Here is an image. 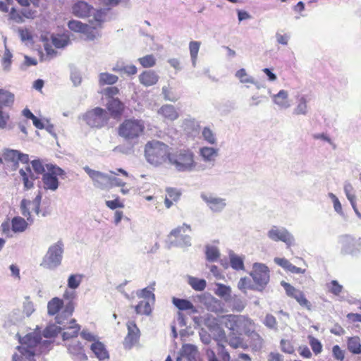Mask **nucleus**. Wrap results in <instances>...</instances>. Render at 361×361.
I'll return each instance as SVG.
<instances>
[{
    "label": "nucleus",
    "mask_w": 361,
    "mask_h": 361,
    "mask_svg": "<svg viewBox=\"0 0 361 361\" xmlns=\"http://www.w3.org/2000/svg\"><path fill=\"white\" fill-rule=\"evenodd\" d=\"M231 265L232 268L236 270H241L244 269L243 259L237 256L231 258Z\"/></svg>",
    "instance_id": "53"
},
{
    "label": "nucleus",
    "mask_w": 361,
    "mask_h": 361,
    "mask_svg": "<svg viewBox=\"0 0 361 361\" xmlns=\"http://www.w3.org/2000/svg\"><path fill=\"white\" fill-rule=\"evenodd\" d=\"M106 107L111 117L115 119H120L126 109L124 103L118 98L108 99Z\"/></svg>",
    "instance_id": "15"
},
{
    "label": "nucleus",
    "mask_w": 361,
    "mask_h": 361,
    "mask_svg": "<svg viewBox=\"0 0 361 361\" xmlns=\"http://www.w3.org/2000/svg\"><path fill=\"white\" fill-rule=\"evenodd\" d=\"M63 306V300L55 297L52 298L47 304V310L49 315H55L59 312Z\"/></svg>",
    "instance_id": "30"
},
{
    "label": "nucleus",
    "mask_w": 361,
    "mask_h": 361,
    "mask_svg": "<svg viewBox=\"0 0 361 361\" xmlns=\"http://www.w3.org/2000/svg\"><path fill=\"white\" fill-rule=\"evenodd\" d=\"M35 15V11L30 10L28 8H23L20 13L18 12L14 8H12L9 16L10 18L15 20L17 23H22L24 20V18H33Z\"/></svg>",
    "instance_id": "23"
},
{
    "label": "nucleus",
    "mask_w": 361,
    "mask_h": 361,
    "mask_svg": "<svg viewBox=\"0 0 361 361\" xmlns=\"http://www.w3.org/2000/svg\"><path fill=\"white\" fill-rule=\"evenodd\" d=\"M140 64L144 68H150L154 67L157 63V59L153 54H147L137 59Z\"/></svg>",
    "instance_id": "37"
},
{
    "label": "nucleus",
    "mask_w": 361,
    "mask_h": 361,
    "mask_svg": "<svg viewBox=\"0 0 361 361\" xmlns=\"http://www.w3.org/2000/svg\"><path fill=\"white\" fill-rule=\"evenodd\" d=\"M274 261L278 265L293 274H305L306 271L305 269L295 267L285 258H276Z\"/></svg>",
    "instance_id": "27"
},
{
    "label": "nucleus",
    "mask_w": 361,
    "mask_h": 361,
    "mask_svg": "<svg viewBox=\"0 0 361 361\" xmlns=\"http://www.w3.org/2000/svg\"><path fill=\"white\" fill-rule=\"evenodd\" d=\"M264 324L266 326H267L269 329H276L277 326V322L275 318L271 314H267L264 319Z\"/></svg>",
    "instance_id": "57"
},
{
    "label": "nucleus",
    "mask_w": 361,
    "mask_h": 361,
    "mask_svg": "<svg viewBox=\"0 0 361 361\" xmlns=\"http://www.w3.org/2000/svg\"><path fill=\"white\" fill-rule=\"evenodd\" d=\"M145 128V123L142 119L129 118L119 124L117 133L124 140L137 142L144 135Z\"/></svg>",
    "instance_id": "4"
},
{
    "label": "nucleus",
    "mask_w": 361,
    "mask_h": 361,
    "mask_svg": "<svg viewBox=\"0 0 361 361\" xmlns=\"http://www.w3.org/2000/svg\"><path fill=\"white\" fill-rule=\"evenodd\" d=\"M128 334L125 338V342L129 345H134L140 338V330L134 321L127 323Z\"/></svg>",
    "instance_id": "21"
},
{
    "label": "nucleus",
    "mask_w": 361,
    "mask_h": 361,
    "mask_svg": "<svg viewBox=\"0 0 361 361\" xmlns=\"http://www.w3.org/2000/svg\"><path fill=\"white\" fill-rule=\"evenodd\" d=\"M280 345L281 350L285 353L293 354L295 352L294 346L289 340L281 339Z\"/></svg>",
    "instance_id": "48"
},
{
    "label": "nucleus",
    "mask_w": 361,
    "mask_h": 361,
    "mask_svg": "<svg viewBox=\"0 0 361 361\" xmlns=\"http://www.w3.org/2000/svg\"><path fill=\"white\" fill-rule=\"evenodd\" d=\"M169 163L181 172L192 171L196 165L194 153L187 148L177 149L171 152Z\"/></svg>",
    "instance_id": "6"
},
{
    "label": "nucleus",
    "mask_w": 361,
    "mask_h": 361,
    "mask_svg": "<svg viewBox=\"0 0 361 361\" xmlns=\"http://www.w3.org/2000/svg\"><path fill=\"white\" fill-rule=\"evenodd\" d=\"M180 356L185 357L188 361H196L198 354L197 348L192 344H184L180 351Z\"/></svg>",
    "instance_id": "26"
},
{
    "label": "nucleus",
    "mask_w": 361,
    "mask_h": 361,
    "mask_svg": "<svg viewBox=\"0 0 361 361\" xmlns=\"http://www.w3.org/2000/svg\"><path fill=\"white\" fill-rule=\"evenodd\" d=\"M158 114L161 115L165 120L170 121H175L179 116L176 109L171 104L163 105L158 110Z\"/></svg>",
    "instance_id": "22"
},
{
    "label": "nucleus",
    "mask_w": 361,
    "mask_h": 361,
    "mask_svg": "<svg viewBox=\"0 0 361 361\" xmlns=\"http://www.w3.org/2000/svg\"><path fill=\"white\" fill-rule=\"evenodd\" d=\"M32 167L34 171L37 175L44 174L45 172V168L42 162L39 159H35L31 161Z\"/></svg>",
    "instance_id": "50"
},
{
    "label": "nucleus",
    "mask_w": 361,
    "mask_h": 361,
    "mask_svg": "<svg viewBox=\"0 0 361 361\" xmlns=\"http://www.w3.org/2000/svg\"><path fill=\"white\" fill-rule=\"evenodd\" d=\"M166 195L164 199V204L167 209L171 207L173 203H176L180 198L181 192L174 188H167Z\"/></svg>",
    "instance_id": "24"
},
{
    "label": "nucleus",
    "mask_w": 361,
    "mask_h": 361,
    "mask_svg": "<svg viewBox=\"0 0 361 361\" xmlns=\"http://www.w3.org/2000/svg\"><path fill=\"white\" fill-rule=\"evenodd\" d=\"M171 154L168 145L159 140L148 141L145 145V157L152 165L159 166L169 161Z\"/></svg>",
    "instance_id": "2"
},
{
    "label": "nucleus",
    "mask_w": 361,
    "mask_h": 361,
    "mask_svg": "<svg viewBox=\"0 0 361 361\" xmlns=\"http://www.w3.org/2000/svg\"><path fill=\"white\" fill-rule=\"evenodd\" d=\"M63 297L65 300H68V302L66 303L61 312L56 317V322L59 324H63L64 319L73 314L75 308L73 300L75 298V292L73 290H66Z\"/></svg>",
    "instance_id": "13"
},
{
    "label": "nucleus",
    "mask_w": 361,
    "mask_h": 361,
    "mask_svg": "<svg viewBox=\"0 0 361 361\" xmlns=\"http://www.w3.org/2000/svg\"><path fill=\"white\" fill-rule=\"evenodd\" d=\"M93 6L84 1H78L72 6V13L80 18H86L90 16Z\"/></svg>",
    "instance_id": "17"
},
{
    "label": "nucleus",
    "mask_w": 361,
    "mask_h": 361,
    "mask_svg": "<svg viewBox=\"0 0 361 361\" xmlns=\"http://www.w3.org/2000/svg\"><path fill=\"white\" fill-rule=\"evenodd\" d=\"M19 174L23 183L24 190H27L34 188V181L38 178L35 176L31 168L26 166L19 170Z\"/></svg>",
    "instance_id": "19"
},
{
    "label": "nucleus",
    "mask_w": 361,
    "mask_h": 361,
    "mask_svg": "<svg viewBox=\"0 0 361 361\" xmlns=\"http://www.w3.org/2000/svg\"><path fill=\"white\" fill-rule=\"evenodd\" d=\"M218 346L220 350L219 353L220 361H230L229 353L225 350L224 345L218 343Z\"/></svg>",
    "instance_id": "63"
},
{
    "label": "nucleus",
    "mask_w": 361,
    "mask_h": 361,
    "mask_svg": "<svg viewBox=\"0 0 361 361\" xmlns=\"http://www.w3.org/2000/svg\"><path fill=\"white\" fill-rule=\"evenodd\" d=\"M173 304L180 310H189L194 308L192 303L185 299L173 298Z\"/></svg>",
    "instance_id": "40"
},
{
    "label": "nucleus",
    "mask_w": 361,
    "mask_h": 361,
    "mask_svg": "<svg viewBox=\"0 0 361 361\" xmlns=\"http://www.w3.org/2000/svg\"><path fill=\"white\" fill-rule=\"evenodd\" d=\"M90 348L99 360H104L109 357V352L106 349L105 345L99 341L93 342Z\"/></svg>",
    "instance_id": "25"
},
{
    "label": "nucleus",
    "mask_w": 361,
    "mask_h": 361,
    "mask_svg": "<svg viewBox=\"0 0 361 361\" xmlns=\"http://www.w3.org/2000/svg\"><path fill=\"white\" fill-rule=\"evenodd\" d=\"M205 254L207 259L209 262L216 261L220 256L218 248L214 246H207L206 247Z\"/></svg>",
    "instance_id": "42"
},
{
    "label": "nucleus",
    "mask_w": 361,
    "mask_h": 361,
    "mask_svg": "<svg viewBox=\"0 0 361 361\" xmlns=\"http://www.w3.org/2000/svg\"><path fill=\"white\" fill-rule=\"evenodd\" d=\"M273 100L276 104L283 109H287L290 106L288 92L284 90H281L276 94H274Z\"/></svg>",
    "instance_id": "28"
},
{
    "label": "nucleus",
    "mask_w": 361,
    "mask_h": 361,
    "mask_svg": "<svg viewBox=\"0 0 361 361\" xmlns=\"http://www.w3.org/2000/svg\"><path fill=\"white\" fill-rule=\"evenodd\" d=\"M47 171L42 176L43 187L45 190L55 191L59 187L58 176H62L64 171L62 169L54 165H47Z\"/></svg>",
    "instance_id": "10"
},
{
    "label": "nucleus",
    "mask_w": 361,
    "mask_h": 361,
    "mask_svg": "<svg viewBox=\"0 0 361 361\" xmlns=\"http://www.w3.org/2000/svg\"><path fill=\"white\" fill-rule=\"evenodd\" d=\"M80 330V326L76 324V321L75 319H72L70 322V326L66 328V331L62 334L63 340L77 337Z\"/></svg>",
    "instance_id": "29"
},
{
    "label": "nucleus",
    "mask_w": 361,
    "mask_h": 361,
    "mask_svg": "<svg viewBox=\"0 0 361 361\" xmlns=\"http://www.w3.org/2000/svg\"><path fill=\"white\" fill-rule=\"evenodd\" d=\"M188 283L196 291H202L207 286V282L204 279L193 276L188 278Z\"/></svg>",
    "instance_id": "36"
},
{
    "label": "nucleus",
    "mask_w": 361,
    "mask_h": 361,
    "mask_svg": "<svg viewBox=\"0 0 361 361\" xmlns=\"http://www.w3.org/2000/svg\"><path fill=\"white\" fill-rule=\"evenodd\" d=\"M155 282L148 287L139 290L136 293L137 297L141 300L134 306L137 314L149 316L152 312V305L155 302L154 291Z\"/></svg>",
    "instance_id": "7"
},
{
    "label": "nucleus",
    "mask_w": 361,
    "mask_h": 361,
    "mask_svg": "<svg viewBox=\"0 0 361 361\" xmlns=\"http://www.w3.org/2000/svg\"><path fill=\"white\" fill-rule=\"evenodd\" d=\"M21 345L18 347L20 354H14L13 361H35V355L40 353L41 337L29 334L21 339Z\"/></svg>",
    "instance_id": "3"
},
{
    "label": "nucleus",
    "mask_w": 361,
    "mask_h": 361,
    "mask_svg": "<svg viewBox=\"0 0 361 361\" xmlns=\"http://www.w3.org/2000/svg\"><path fill=\"white\" fill-rule=\"evenodd\" d=\"M307 113V99L305 96L298 99L297 106L294 109L293 114L296 115H305Z\"/></svg>",
    "instance_id": "38"
},
{
    "label": "nucleus",
    "mask_w": 361,
    "mask_h": 361,
    "mask_svg": "<svg viewBox=\"0 0 361 361\" xmlns=\"http://www.w3.org/2000/svg\"><path fill=\"white\" fill-rule=\"evenodd\" d=\"M68 38L62 35H58L52 37V43L56 48H63L68 44Z\"/></svg>",
    "instance_id": "49"
},
{
    "label": "nucleus",
    "mask_w": 361,
    "mask_h": 361,
    "mask_svg": "<svg viewBox=\"0 0 361 361\" xmlns=\"http://www.w3.org/2000/svg\"><path fill=\"white\" fill-rule=\"evenodd\" d=\"M268 236L272 240L283 242L288 247L292 246L295 241L293 236L286 229H279L276 226L269 231Z\"/></svg>",
    "instance_id": "14"
},
{
    "label": "nucleus",
    "mask_w": 361,
    "mask_h": 361,
    "mask_svg": "<svg viewBox=\"0 0 361 361\" xmlns=\"http://www.w3.org/2000/svg\"><path fill=\"white\" fill-rule=\"evenodd\" d=\"M119 71L124 72L125 73H127L130 75H133L137 73V69L135 65H130L123 66L119 69Z\"/></svg>",
    "instance_id": "64"
},
{
    "label": "nucleus",
    "mask_w": 361,
    "mask_h": 361,
    "mask_svg": "<svg viewBox=\"0 0 361 361\" xmlns=\"http://www.w3.org/2000/svg\"><path fill=\"white\" fill-rule=\"evenodd\" d=\"M20 152L15 149H7L4 153V158L11 161L18 162L19 158Z\"/></svg>",
    "instance_id": "51"
},
{
    "label": "nucleus",
    "mask_w": 361,
    "mask_h": 361,
    "mask_svg": "<svg viewBox=\"0 0 361 361\" xmlns=\"http://www.w3.org/2000/svg\"><path fill=\"white\" fill-rule=\"evenodd\" d=\"M333 355L337 360L342 361L345 357L344 352L341 350L339 345H336L332 348Z\"/></svg>",
    "instance_id": "59"
},
{
    "label": "nucleus",
    "mask_w": 361,
    "mask_h": 361,
    "mask_svg": "<svg viewBox=\"0 0 361 361\" xmlns=\"http://www.w3.org/2000/svg\"><path fill=\"white\" fill-rule=\"evenodd\" d=\"M281 285L284 288L287 295L294 298L302 307L308 310L312 309L311 302L307 299L305 293L302 290L295 288L294 286L285 281H282Z\"/></svg>",
    "instance_id": "12"
},
{
    "label": "nucleus",
    "mask_w": 361,
    "mask_h": 361,
    "mask_svg": "<svg viewBox=\"0 0 361 361\" xmlns=\"http://www.w3.org/2000/svg\"><path fill=\"white\" fill-rule=\"evenodd\" d=\"M42 200L41 192H39L37 195L35 197L33 201L27 200L23 199L20 203V209L22 214L27 218V221H25L23 218L20 216H15L11 220V226L12 230L15 233H20L23 232L26 230L28 223L32 222V220L30 218V207L32 205L34 207L32 210L35 211V213L38 214L39 212V206Z\"/></svg>",
    "instance_id": "5"
},
{
    "label": "nucleus",
    "mask_w": 361,
    "mask_h": 361,
    "mask_svg": "<svg viewBox=\"0 0 361 361\" xmlns=\"http://www.w3.org/2000/svg\"><path fill=\"white\" fill-rule=\"evenodd\" d=\"M106 12L103 9L97 10L93 18L89 23H83L77 20H71L68 23V27L74 32L82 33L88 40H94L100 36V30L105 21Z\"/></svg>",
    "instance_id": "1"
},
{
    "label": "nucleus",
    "mask_w": 361,
    "mask_h": 361,
    "mask_svg": "<svg viewBox=\"0 0 361 361\" xmlns=\"http://www.w3.org/2000/svg\"><path fill=\"white\" fill-rule=\"evenodd\" d=\"M202 135L204 138L210 144H214L216 141L215 136L212 130L207 127L204 128L202 130Z\"/></svg>",
    "instance_id": "55"
},
{
    "label": "nucleus",
    "mask_w": 361,
    "mask_h": 361,
    "mask_svg": "<svg viewBox=\"0 0 361 361\" xmlns=\"http://www.w3.org/2000/svg\"><path fill=\"white\" fill-rule=\"evenodd\" d=\"M82 119L90 128H102L108 124L109 116L105 109L95 107L85 112Z\"/></svg>",
    "instance_id": "8"
},
{
    "label": "nucleus",
    "mask_w": 361,
    "mask_h": 361,
    "mask_svg": "<svg viewBox=\"0 0 361 361\" xmlns=\"http://www.w3.org/2000/svg\"><path fill=\"white\" fill-rule=\"evenodd\" d=\"M119 173H121L125 178L128 177V172L122 169H118L116 171H110V175H109V188L114 187L123 188L125 186L126 181L123 178L118 177Z\"/></svg>",
    "instance_id": "18"
},
{
    "label": "nucleus",
    "mask_w": 361,
    "mask_h": 361,
    "mask_svg": "<svg viewBox=\"0 0 361 361\" xmlns=\"http://www.w3.org/2000/svg\"><path fill=\"white\" fill-rule=\"evenodd\" d=\"M104 93L108 99H116L114 96L119 93V89L117 87H109L104 89Z\"/></svg>",
    "instance_id": "54"
},
{
    "label": "nucleus",
    "mask_w": 361,
    "mask_h": 361,
    "mask_svg": "<svg viewBox=\"0 0 361 361\" xmlns=\"http://www.w3.org/2000/svg\"><path fill=\"white\" fill-rule=\"evenodd\" d=\"M63 243L61 241L51 245L43 258L41 266L51 269L61 264L63 254Z\"/></svg>",
    "instance_id": "9"
},
{
    "label": "nucleus",
    "mask_w": 361,
    "mask_h": 361,
    "mask_svg": "<svg viewBox=\"0 0 361 361\" xmlns=\"http://www.w3.org/2000/svg\"><path fill=\"white\" fill-rule=\"evenodd\" d=\"M347 345L348 350L353 354L361 353L360 338L358 336L349 338L347 341Z\"/></svg>",
    "instance_id": "34"
},
{
    "label": "nucleus",
    "mask_w": 361,
    "mask_h": 361,
    "mask_svg": "<svg viewBox=\"0 0 361 361\" xmlns=\"http://www.w3.org/2000/svg\"><path fill=\"white\" fill-rule=\"evenodd\" d=\"M200 154L207 161H212L217 155V150L209 147H202L200 149Z\"/></svg>",
    "instance_id": "45"
},
{
    "label": "nucleus",
    "mask_w": 361,
    "mask_h": 361,
    "mask_svg": "<svg viewBox=\"0 0 361 361\" xmlns=\"http://www.w3.org/2000/svg\"><path fill=\"white\" fill-rule=\"evenodd\" d=\"M106 205L111 209L124 207L123 203L121 202L118 197H116L114 200L106 201Z\"/></svg>",
    "instance_id": "56"
},
{
    "label": "nucleus",
    "mask_w": 361,
    "mask_h": 361,
    "mask_svg": "<svg viewBox=\"0 0 361 361\" xmlns=\"http://www.w3.org/2000/svg\"><path fill=\"white\" fill-rule=\"evenodd\" d=\"M118 77L109 73H101L99 75V84L101 86L105 85H114L117 82Z\"/></svg>",
    "instance_id": "35"
},
{
    "label": "nucleus",
    "mask_w": 361,
    "mask_h": 361,
    "mask_svg": "<svg viewBox=\"0 0 361 361\" xmlns=\"http://www.w3.org/2000/svg\"><path fill=\"white\" fill-rule=\"evenodd\" d=\"M235 76L240 80L241 82H252V80L247 75L246 71L244 68L238 70L235 73Z\"/></svg>",
    "instance_id": "52"
},
{
    "label": "nucleus",
    "mask_w": 361,
    "mask_h": 361,
    "mask_svg": "<svg viewBox=\"0 0 361 361\" xmlns=\"http://www.w3.org/2000/svg\"><path fill=\"white\" fill-rule=\"evenodd\" d=\"M68 350L72 355L81 356L82 357L87 359V356L84 353L83 347L78 341H73L68 343Z\"/></svg>",
    "instance_id": "32"
},
{
    "label": "nucleus",
    "mask_w": 361,
    "mask_h": 361,
    "mask_svg": "<svg viewBox=\"0 0 361 361\" xmlns=\"http://www.w3.org/2000/svg\"><path fill=\"white\" fill-rule=\"evenodd\" d=\"M14 102V94L11 92L0 89V109L11 106Z\"/></svg>",
    "instance_id": "31"
},
{
    "label": "nucleus",
    "mask_w": 361,
    "mask_h": 361,
    "mask_svg": "<svg viewBox=\"0 0 361 361\" xmlns=\"http://www.w3.org/2000/svg\"><path fill=\"white\" fill-rule=\"evenodd\" d=\"M328 291L334 295H339L343 290V286L338 281L332 280L326 284Z\"/></svg>",
    "instance_id": "43"
},
{
    "label": "nucleus",
    "mask_w": 361,
    "mask_h": 361,
    "mask_svg": "<svg viewBox=\"0 0 361 361\" xmlns=\"http://www.w3.org/2000/svg\"><path fill=\"white\" fill-rule=\"evenodd\" d=\"M204 200L208 204L209 207L214 212L221 210L226 205L224 200L220 198L213 197H204Z\"/></svg>",
    "instance_id": "33"
},
{
    "label": "nucleus",
    "mask_w": 361,
    "mask_h": 361,
    "mask_svg": "<svg viewBox=\"0 0 361 361\" xmlns=\"http://www.w3.org/2000/svg\"><path fill=\"white\" fill-rule=\"evenodd\" d=\"M298 353L301 357L306 359L312 357V354L307 345H302L298 348Z\"/></svg>",
    "instance_id": "60"
},
{
    "label": "nucleus",
    "mask_w": 361,
    "mask_h": 361,
    "mask_svg": "<svg viewBox=\"0 0 361 361\" xmlns=\"http://www.w3.org/2000/svg\"><path fill=\"white\" fill-rule=\"evenodd\" d=\"M216 289L214 291V293L221 297L226 298L230 297L231 293V289L229 286H227L222 283H216Z\"/></svg>",
    "instance_id": "44"
},
{
    "label": "nucleus",
    "mask_w": 361,
    "mask_h": 361,
    "mask_svg": "<svg viewBox=\"0 0 361 361\" xmlns=\"http://www.w3.org/2000/svg\"><path fill=\"white\" fill-rule=\"evenodd\" d=\"M85 171L94 181L96 187L102 190L109 189V175L90 169L89 168H85Z\"/></svg>",
    "instance_id": "16"
},
{
    "label": "nucleus",
    "mask_w": 361,
    "mask_h": 361,
    "mask_svg": "<svg viewBox=\"0 0 361 361\" xmlns=\"http://www.w3.org/2000/svg\"><path fill=\"white\" fill-rule=\"evenodd\" d=\"M307 338L313 353L316 355L320 354L323 348L322 343L312 335H309Z\"/></svg>",
    "instance_id": "41"
},
{
    "label": "nucleus",
    "mask_w": 361,
    "mask_h": 361,
    "mask_svg": "<svg viewBox=\"0 0 361 361\" xmlns=\"http://www.w3.org/2000/svg\"><path fill=\"white\" fill-rule=\"evenodd\" d=\"M345 195H346V197L348 198V200L350 201L351 205H352V207L353 208L355 212L356 213V214L360 218L361 217V214L359 212L357 208V205H356V202H355V195L354 194V192H345Z\"/></svg>",
    "instance_id": "58"
},
{
    "label": "nucleus",
    "mask_w": 361,
    "mask_h": 361,
    "mask_svg": "<svg viewBox=\"0 0 361 361\" xmlns=\"http://www.w3.org/2000/svg\"><path fill=\"white\" fill-rule=\"evenodd\" d=\"M12 54L10 51L6 49L4 57L2 59V64L5 68H8L11 63Z\"/></svg>",
    "instance_id": "62"
},
{
    "label": "nucleus",
    "mask_w": 361,
    "mask_h": 361,
    "mask_svg": "<svg viewBox=\"0 0 361 361\" xmlns=\"http://www.w3.org/2000/svg\"><path fill=\"white\" fill-rule=\"evenodd\" d=\"M200 45L201 43L197 41H191L189 44L190 54L193 63H195L197 60Z\"/></svg>",
    "instance_id": "46"
},
{
    "label": "nucleus",
    "mask_w": 361,
    "mask_h": 361,
    "mask_svg": "<svg viewBox=\"0 0 361 361\" xmlns=\"http://www.w3.org/2000/svg\"><path fill=\"white\" fill-rule=\"evenodd\" d=\"M189 228H190V226H189L184 224V225H183V226H178V227H177V228H176L173 229V230L171 231L170 235H171V236L175 237V238H178V237H179V236H180V235H181V233H182V232L185 233V231H186L187 229H189Z\"/></svg>",
    "instance_id": "61"
},
{
    "label": "nucleus",
    "mask_w": 361,
    "mask_h": 361,
    "mask_svg": "<svg viewBox=\"0 0 361 361\" xmlns=\"http://www.w3.org/2000/svg\"><path fill=\"white\" fill-rule=\"evenodd\" d=\"M82 277L80 274L71 275L68 279V286L72 289L77 288L82 281Z\"/></svg>",
    "instance_id": "47"
},
{
    "label": "nucleus",
    "mask_w": 361,
    "mask_h": 361,
    "mask_svg": "<svg viewBox=\"0 0 361 361\" xmlns=\"http://www.w3.org/2000/svg\"><path fill=\"white\" fill-rule=\"evenodd\" d=\"M139 81L145 87H150L156 85L159 79L157 73L152 70H147L142 71L139 75Z\"/></svg>",
    "instance_id": "20"
},
{
    "label": "nucleus",
    "mask_w": 361,
    "mask_h": 361,
    "mask_svg": "<svg viewBox=\"0 0 361 361\" xmlns=\"http://www.w3.org/2000/svg\"><path fill=\"white\" fill-rule=\"evenodd\" d=\"M238 288L243 291V293H246L247 290H258L259 289L256 285H253L251 283L250 279L247 277H243L240 279L238 283Z\"/></svg>",
    "instance_id": "39"
},
{
    "label": "nucleus",
    "mask_w": 361,
    "mask_h": 361,
    "mask_svg": "<svg viewBox=\"0 0 361 361\" xmlns=\"http://www.w3.org/2000/svg\"><path fill=\"white\" fill-rule=\"evenodd\" d=\"M257 287L262 290L269 281V270L268 267L262 264H255L250 273Z\"/></svg>",
    "instance_id": "11"
}]
</instances>
